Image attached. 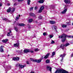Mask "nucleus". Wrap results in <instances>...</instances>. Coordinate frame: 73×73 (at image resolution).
I'll use <instances>...</instances> for the list:
<instances>
[{
    "instance_id": "f257e3e1",
    "label": "nucleus",
    "mask_w": 73,
    "mask_h": 73,
    "mask_svg": "<svg viewBox=\"0 0 73 73\" xmlns=\"http://www.w3.org/2000/svg\"><path fill=\"white\" fill-rule=\"evenodd\" d=\"M66 37H68V38H73V36L72 35L68 36L63 34L62 35L59 36V38H64V39H62V42H64V41L66 40Z\"/></svg>"
},
{
    "instance_id": "f03ea898",
    "label": "nucleus",
    "mask_w": 73,
    "mask_h": 73,
    "mask_svg": "<svg viewBox=\"0 0 73 73\" xmlns=\"http://www.w3.org/2000/svg\"><path fill=\"white\" fill-rule=\"evenodd\" d=\"M68 72L65 70L63 69H60L56 70L55 73H68Z\"/></svg>"
},
{
    "instance_id": "7ed1b4c3",
    "label": "nucleus",
    "mask_w": 73,
    "mask_h": 73,
    "mask_svg": "<svg viewBox=\"0 0 73 73\" xmlns=\"http://www.w3.org/2000/svg\"><path fill=\"white\" fill-rule=\"evenodd\" d=\"M15 9L14 8H11L9 7L8 9L7 10V12H11L12 13H13L15 11Z\"/></svg>"
},
{
    "instance_id": "20e7f679",
    "label": "nucleus",
    "mask_w": 73,
    "mask_h": 73,
    "mask_svg": "<svg viewBox=\"0 0 73 73\" xmlns=\"http://www.w3.org/2000/svg\"><path fill=\"white\" fill-rule=\"evenodd\" d=\"M70 44L69 43H66L65 45H64L63 44H62L61 46H60V48H62V49H64V46H68V45H69Z\"/></svg>"
},
{
    "instance_id": "39448f33",
    "label": "nucleus",
    "mask_w": 73,
    "mask_h": 73,
    "mask_svg": "<svg viewBox=\"0 0 73 73\" xmlns=\"http://www.w3.org/2000/svg\"><path fill=\"white\" fill-rule=\"evenodd\" d=\"M9 32L7 33V36H11V33H12V31H11V29H9L8 30Z\"/></svg>"
},
{
    "instance_id": "423d86ee",
    "label": "nucleus",
    "mask_w": 73,
    "mask_h": 73,
    "mask_svg": "<svg viewBox=\"0 0 73 73\" xmlns=\"http://www.w3.org/2000/svg\"><path fill=\"white\" fill-rule=\"evenodd\" d=\"M44 9V7L42 6H41L39 10L38 13H41L42 12V10H43Z\"/></svg>"
},
{
    "instance_id": "0eeeda50",
    "label": "nucleus",
    "mask_w": 73,
    "mask_h": 73,
    "mask_svg": "<svg viewBox=\"0 0 73 73\" xmlns=\"http://www.w3.org/2000/svg\"><path fill=\"white\" fill-rule=\"evenodd\" d=\"M65 54H61L60 55V57H62V59L60 60V61L61 62H62L63 60V58L65 56Z\"/></svg>"
},
{
    "instance_id": "6e6552de",
    "label": "nucleus",
    "mask_w": 73,
    "mask_h": 73,
    "mask_svg": "<svg viewBox=\"0 0 73 73\" xmlns=\"http://www.w3.org/2000/svg\"><path fill=\"white\" fill-rule=\"evenodd\" d=\"M42 60V59H40L39 60H35V62H37V63H40V62H41V60Z\"/></svg>"
},
{
    "instance_id": "1a4fd4ad",
    "label": "nucleus",
    "mask_w": 73,
    "mask_h": 73,
    "mask_svg": "<svg viewBox=\"0 0 73 73\" xmlns=\"http://www.w3.org/2000/svg\"><path fill=\"white\" fill-rule=\"evenodd\" d=\"M24 52L25 53H27L28 52H30V50L29 49H25L24 50Z\"/></svg>"
},
{
    "instance_id": "9d476101",
    "label": "nucleus",
    "mask_w": 73,
    "mask_h": 73,
    "mask_svg": "<svg viewBox=\"0 0 73 73\" xmlns=\"http://www.w3.org/2000/svg\"><path fill=\"white\" fill-rule=\"evenodd\" d=\"M19 58L18 57H14L13 58V60L14 61H19Z\"/></svg>"
},
{
    "instance_id": "9b49d317",
    "label": "nucleus",
    "mask_w": 73,
    "mask_h": 73,
    "mask_svg": "<svg viewBox=\"0 0 73 73\" xmlns=\"http://www.w3.org/2000/svg\"><path fill=\"white\" fill-rule=\"evenodd\" d=\"M66 11H67V9H65L61 13L62 14H64V13H65L66 12Z\"/></svg>"
},
{
    "instance_id": "f8f14e48",
    "label": "nucleus",
    "mask_w": 73,
    "mask_h": 73,
    "mask_svg": "<svg viewBox=\"0 0 73 73\" xmlns=\"http://www.w3.org/2000/svg\"><path fill=\"white\" fill-rule=\"evenodd\" d=\"M4 47V46H1L0 48V51L1 52H4V50H3V47Z\"/></svg>"
},
{
    "instance_id": "ddd939ff",
    "label": "nucleus",
    "mask_w": 73,
    "mask_h": 73,
    "mask_svg": "<svg viewBox=\"0 0 73 73\" xmlns=\"http://www.w3.org/2000/svg\"><path fill=\"white\" fill-rule=\"evenodd\" d=\"M64 2L65 3L69 4L70 3V1L69 0H64Z\"/></svg>"
},
{
    "instance_id": "4468645a",
    "label": "nucleus",
    "mask_w": 73,
    "mask_h": 73,
    "mask_svg": "<svg viewBox=\"0 0 73 73\" xmlns=\"http://www.w3.org/2000/svg\"><path fill=\"white\" fill-rule=\"evenodd\" d=\"M19 25V26H21V27H23L24 26H25V24H23V23H20V24H18L17 25Z\"/></svg>"
},
{
    "instance_id": "2eb2a0df",
    "label": "nucleus",
    "mask_w": 73,
    "mask_h": 73,
    "mask_svg": "<svg viewBox=\"0 0 73 73\" xmlns=\"http://www.w3.org/2000/svg\"><path fill=\"white\" fill-rule=\"evenodd\" d=\"M47 69H49V71L50 72H51L52 71V68L51 67H50L49 66H47Z\"/></svg>"
},
{
    "instance_id": "dca6fc26",
    "label": "nucleus",
    "mask_w": 73,
    "mask_h": 73,
    "mask_svg": "<svg viewBox=\"0 0 73 73\" xmlns=\"http://www.w3.org/2000/svg\"><path fill=\"white\" fill-rule=\"evenodd\" d=\"M14 46L19 47V43H16V44H14Z\"/></svg>"
},
{
    "instance_id": "f3484780",
    "label": "nucleus",
    "mask_w": 73,
    "mask_h": 73,
    "mask_svg": "<svg viewBox=\"0 0 73 73\" xmlns=\"http://www.w3.org/2000/svg\"><path fill=\"white\" fill-rule=\"evenodd\" d=\"M50 23L51 24H53L56 23V22L53 21H50Z\"/></svg>"
},
{
    "instance_id": "a211bd4d",
    "label": "nucleus",
    "mask_w": 73,
    "mask_h": 73,
    "mask_svg": "<svg viewBox=\"0 0 73 73\" xmlns=\"http://www.w3.org/2000/svg\"><path fill=\"white\" fill-rule=\"evenodd\" d=\"M24 67H25V65H23L20 64L19 66L20 69H22V68H24Z\"/></svg>"
},
{
    "instance_id": "6ab92c4d",
    "label": "nucleus",
    "mask_w": 73,
    "mask_h": 73,
    "mask_svg": "<svg viewBox=\"0 0 73 73\" xmlns=\"http://www.w3.org/2000/svg\"><path fill=\"white\" fill-rule=\"evenodd\" d=\"M49 56V54H47L44 57V58L46 59L48 57V56Z\"/></svg>"
},
{
    "instance_id": "aec40b11",
    "label": "nucleus",
    "mask_w": 73,
    "mask_h": 73,
    "mask_svg": "<svg viewBox=\"0 0 73 73\" xmlns=\"http://www.w3.org/2000/svg\"><path fill=\"white\" fill-rule=\"evenodd\" d=\"M2 42H3L4 43H5V42H7V41H8V39H5V40H2Z\"/></svg>"
},
{
    "instance_id": "412c9836",
    "label": "nucleus",
    "mask_w": 73,
    "mask_h": 73,
    "mask_svg": "<svg viewBox=\"0 0 73 73\" xmlns=\"http://www.w3.org/2000/svg\"><path fill=\"white\" fill-rule=\"evenodd\" d=\"M39 3H44V0H40L38 1Z\"/></svg>"
},
{
    "instance_id": "4be33fe9",
    "label": "nucleus",
    "mask_w": 73,
    "mask_h": 73,
    "mask_svg": "<svg viewBox=\"0 0 73 73\" xmlns=\"http://www.w3.org/2000/svg\"><path fill=\"white\" fill-rule=\"evenodd\" d=\"M62 28H66V27H67V25H63L62 26Z\"/></svg>"
},
{
    "instance_id": "5701e85b",
    "label": "nucleus",
    "mask_w": 73,
    "mask_h": 73,
    "mask_svg": "<svg viewBox=\"0 0 73 73\" xmlns=\"http://www.w3.org/2000/svg\"><path fill=\"white\" fill-rule=\"evenodd\" d=\"M30 3H31V0H27V4L28 5H30Z\"/></svg>"
},
{
    "instance_id": "b1692460",
    "label": "nucleus",
    "mask_w": 73,
    "mask_h": 73,
    "mask_svg": "<svg viewBox=\"0 0 73 73\" xmlns=\"http://www.w3.org/2000/svg\"><path fill=\"white\" fill-rule=\"evenodd\" d=\"M53 29H55V30H56L57 29V27L55 26H53L52 27Z\"/></svg>"
},
{
    "instance_id": "393cba45",
    "label": "nucleus",
    "mask_w": 73,
    "mask_h": 73,
    "mask_svg": "<svg viewBox=\"0 0 73 73\" xmlns=\"http://www.w3.org/2000/svg\"><path fill=\"white\" fill-rule=\"evenodd\" d=\"M3 20H5V21H8L9 22H11V21H10L9 20H8V19H7V18H4Z\"/></svg>"
},
{
    "instance_id": "a878e982",
    "label": "nucleus",
    "mask_w": 73,
    "mask_h": 73,
    "mask_svg": "<svg viewBox=\"0 0 73 73\" xmlns=\"http://www.w3.org/2000/svg\"><path fill=\"white\" fill-rule=\"evenodd\" d=\"M33 21V19H30L29 20V23H31V22H32Z\"/></svg>"
},
{
    "instance_id": "bb28decb",
    "label": "nucleus",
    "mask_w": 73,
    "mask_h": 73,
    "mask_svg": "<svg viewBox=\"0 0 73 73\" xmlns=\"http://www.w3.org/2000/svg\"><path fill=\"white\" fill-rule=\"evenodd\" d=\"M30 15L31 16H35V14L33 13H30Z\"/></svg>"
},
{
    "instance_id": "cd10ccee",
    "label": "nucleus",
    "mask_w": 73,
    "mask_h": 73,
    "mask_svg": "<svg viewBox=\"0 0 73 73\" xmlns=\"http://www.w3.org/2000/svg\"><path fill=\"white\" fill-rule=\"evenodd\" d=\"M43 36H46V35H47L48 34H47V33L46 32H44L43 33Z\"/></svg>"
},
{
    "instance_id": "c85d7f7f",
    "label": "nucleus",
    "mask_w": 73,
    "mask_h": 73,
    "mask_svg": "<svg viewBox=\"0 0 73 73\" xmlns=\"http://www.w3.org/2000/svg\"><path fill=\"white\" fill-rule=\"evenodd\" d=\"M38 19L39 20H40L41 19H42V17H41V16H39L38 17Z\"/></svg>"
},
{
    "instance_id": "c756f323",
    "label": "nucleus",
    "mask_w": 73,
    "mask_h": 73,
    "mask_svg": "<svg viewBox=\"0 0 73 73\" xmlns=\"http://www.w3.org/2000/svg\"><path fill=\"white\" fill-rule=\"evenodd\" d=\"M54 55H55V52H53L52 53V56H51V57H52L53 56H54Z\"/></svg>"
},
{
    "instance_id": "7c9ffc66",
    "label": "nucleus",
    "mask_w": 73,
    "mask_h": 73,
    "mask_svg": "<svg viewBox=\"0 0 73 73\" xmlns=\"http://www.w3.org/2000/svg\"><path fill=\"white\" fill-rule=\"evenodd\" d=\"M30 60L31 61H33L34 62H35V60L33 59H32V58H30Z\"/></svg>"
},
{
    "instance_id": "2f4dec72",
    "label": "nucleus",
    "mask_w": 73,
    "mask_h": 73,
    "mask_svg": "<svg viewBox=\"0 0 73 73\" xmlns=\"http://www.w3.org/2000/svg\"><path fill=\"white\" fill-rule=\"evenodd\" d=\"M20 64H17L16 65V67H17L18 66H19L20 67Z\"/></svg>"
},
{
    "instance_id": "473e14b6",
    "label": "nucleus",
    "mask_w": 73,
    "mask_h": 73,
    "mask_svg": "<svg viewBox=\"0 0 73 73\" xmlns=\"http://www.w3.org/2000/svg\"><path fill=\"white\" fill-rule=\"evenodd\" d=\"M51 44H54V41L53 40H52Z\"/></svg>"
},
{
    "instance_id": "72a5a7b5",
    "label": "nucleus",
    "mask_w": 73,
    "mask_h": 73,
    "mask_svg": "<svg viewBox=\"0 0 73 73\" xmlns=\"http://www.w3.org/2000/svg\"><path fill=\"white\" fill-rule=\"evenodd\" d=\"M49 62H50L49 60H47L46 61V63H49Z\"/></svg>"
},
{
    "instance_id": "f704fd0d",
    "label": "nucleus",
    "mask_w": 73,
    "mask_h": 73,
    "mask_svg": "<svg viewBox=\"0 0 73 73\" xmlns=\"http://www.w3.org/2000/svg\"><path fill=\"white\" fill-rule=\"evenodd\" d=\"M15 30L16 31V32H17V31H18V29H17V27H15Z\"/></svg>"
},
{
    "instance_id": "c9c22d12",
    "label": "nucleus",
    "mask_w": 73,
    "mask_h": 73,
    "mask_svg": "<svg viewBox=\"0 0 73 73\" xmlns=\"http://www.w3.org/2000/svg\"><path fill=\"white\" fill-rule=\"evenodd\" d=\"M35 52H37V51H38V49L36 48L35 49Z\"/></svg>"
},
{
    "instance_id": "e433bc0d",
    "label": "nucleus",
    "mask_w": 73,
    "mask_h": 73,
    "mask_svg": "<svg viewBox=\"0 0 73 73\" xmlns=\"http://www.w3.org/2000/svg\"><path fill=\"white\" fill-rule=\"evenodd\" d=\"M49 37L50 38H52V37H53V36L52 35H50Z\"/></svg>"
},
{
    "instance_id": "4c0bfd02",
    "label": "nucleus",
    "mask_w": 73,
    "mask_h": 73,
    "mask_svg": "<svg viewBox=\"0 0 73 73\" xmlns=\"http://www.w3.org/2000/svg\"><path fill=\"white\" fill-rule=\"evenodd\" d=\"M33 7H31L30 8V11H33Z\"/></svg>"
},
{
    "instance_id": "58836bf2",
    "label": "nucleus",
    "mask_w": 73,
    "mask_h": 73,
    "mask_svg": "<svg viewBox=\"0 0 73 73\" xmlns=\"http://www.w3.org/2000/svg\"><path fill=\"white\" fill-rule=\"evenodd\" d=\"M19 17H16V20L17 21L18 20H19Z\"/></svg>"
},
{
    "instance_id": "ea45409f",
    "label": "nucleus",
    "mask_w": 73,
    "mask_h": 73,
    "mask_svg": "<svg viewBox=\"0 0 73 73\" xmlns=\"http://www.w3.org/2000/svg\"><path fill=\"white\" fill-rule=\"evenodd\" d=\"M38 8V7L37 6H36L35 7V10H36V9H37Z\"/></svg>"
},
{
    "instance_id": "a19ab883",
    "label": "nucleus",
    "mask_w": 73,
    "mask_h": 73,
    "mask_svg": "<svg viewBox=\"0 0 73 73\" xmlns=\"http://www.w3.org/2000/svg\"><path fill=\"white\" fill-rule=\"evenodd\" d=\"M28 27L29 29H31V26L29 25H28Z\"/></svg>"
},
{
    "instance_id": "79ce46f5",
    "label": "nucleus",
    "mask_w": 73,
    "mask_h": 73,
    "mask_svg": "<svg viewBox=\"0 0 73 73\" xmlns=\"http://www.w3.org/2000/svg\"><path fill=\"white\" fill-rule=\"evenodd\" d=\"M18 1H19V2H21V1H23V0H18Z\"/></svg>"
},
{
    "instance_id": "37998d69",
    "label": "nucleus",
    "mask_w": 73,
    "mask_h": 73,
    "mask_svg": "<svg viewBox=\"0 0 73 73\" xmlns=\"http://www.w3.org/2000/svg\"><path fill=\"white\" fill-rule=\"evenodd\" d=\"M30 52L31 53H33L34 52V51L33 50L30 51Z\"/></svg>"
},
{
    "instance_id": "c03bdc74",
    "label": "nucleus",
    "mask_w": 73,
    "mask_h": 73,
    "mask_svg": "<svg viewBox=\"0 0 73 73\" xmlns=\"http://www.w3.org/2000/svg\"><path fill=\"white\" fill-rule=\"evenodd\" d=\"M2 6V3H0V7H1Z\"/></svg>"
},
{
    "instance_id": "a18cd8bd",
    "label": "nucleus",
    "mask_w": 73,
    "mask_h": 73,
    "mask_svg": "<svg viewBox=\"0 0 73 73\" xmlns=\"http://www.w3.org/2000/svg\"><path fill=\"white\" fill-rule=\"evenodd\" d=\"M9 68H10L11 69V68H12V66H9Z\"/></svg>"
},
{
    "instance_id": "49530a36",
    "label": "nucleus",
    "mask_w": 73,
    "mask_h": 73,
    "mask_svg": "<svg viewBox=\"0 0 73 73\" xmlns=\"http://www.w3.org/2000/svg\"><path fill=\"white\" fill-rule=\"evenodd\" d=\"M11 5V4H10V3H8L7 4V5L8 6H9V5Z\"/></svg>"
},
{
    "instance_id": "de8ad7c7",
    "label": "nucleus",
    "mask_w": 73,
    "mask_h": 73,
    "mask_svg": "<svg viewBox=\"0 0 73 73\" xmlns=\"http://www.w3.org/2000/svg\"><path fill=\"white\" fill-rule=\"evenodd\" d=\"M26 63L27 64H29V62H27Z\"/></svg>"
},
{
    "instance_id": "09e8293b",
    "label": "nucleus",
    "mask_w": 73,
    "mask_h": 73,
    "mask_svg": "<svg viewBox=\"0 0 73 73\" xmlns=\"http://www.w3.org/2000/svg\"><path fill=\"white\" fill-rule=\"evenodd\" d=\"M35 23H37V21H36L35 22Z\"/></svg>"
},
{
    "instance_id": "8fccbe9b",
    "label": "nucleus",
    "mask_w": 73,
    "mask_h": 73,
    "mask_svg": "<svg viewBox=\"0 0 73 73\" xmlns=\"http://www.w3.org/2000/svg\"><path fill=\"white\" fill-rule=\"evenodd\" d=\"M43 29L44 30H45V28H43Z\"/></svg>"
},
{
    "instance_id": "3c124183",
    "label": "nucleus",
    "mask_w": 73,
    "mask_h": 73,
    "mask_svg": "<svg viewBox=\"0 0 73 73\" xmlns=\"http://www.w3.org/2000/svg\"><path fill=\"white\" fill-rule=\"evenodd\" d=\"M57 48H58V49H59V48H58V47H57Z\"/></svg>"
},
{
    "instance_id": "603ef678",
    "label": "nucleus",
    "mask_w": 73,
    "mask_h": 73,
    "mask_svg": "<svg viewBox=\"0 0 73 73\" xmlns=\"http://www.w3.org/2000/svg\"><path fill=\"white\" fill-rule=\"evenodd\" d=\"M19 17H20V15H19Z\"/></svg>"
},
{
    "instance_id": "864d4df0",
    "label": "nucleus",
    "mask_w": 73,
    "mask_h": 73,
    "mask_svg": "<svg viewBox=\"0 0 73 73\" xmlns=\"http://www.w3.org/2000/svg\"><path fill=\"white\" fill-rule=\"evenodd\" d=\"M9 54L8 55V57H9Z\"/></svg>"
},
{
    "instance_id": "5fc2aeb1",
    "label": "nucleus",
    "mask_w": 73,
    "mask_h": 73,
    "mask_svg": "<svg viewBox=\"0 0 73 73\" xmlns=\"http://www.w3.org/2000/svg\"><path fill=\"white\" fill-rule=\"evenodd\" d=\"M72 16H73V14H72Z\"/></svg>"
},
{
    "instance_id": "6e6d98bb",
    "label": "nucleus",
    "mask_w": 73,
    "mask_h": 73,
    "mask_svg": "<svg viewBox=\"0 0 73 73\" xmlns=\"http://www.w3.org/2000/svg\"><path fill=\"white\" fill-rule=\"evenodd\" d=\"M58 50V49H57L56 50Z\"/></svg>"
},
{
    "instance_id": "4d7b16f0",
    "label": "nucleus",
    "mask_w": 73,
    "mask_h": 73,
    "mask_svg": "<svg viewBox=\"0 0 73 73\" xmlns=\"http://www.w3.org/2000/svg\"><path fill=\"white\" fill-rule=\"evenodd\" d=\"M34 37H35V36Z\"/></svg>"
}]
</instances>
